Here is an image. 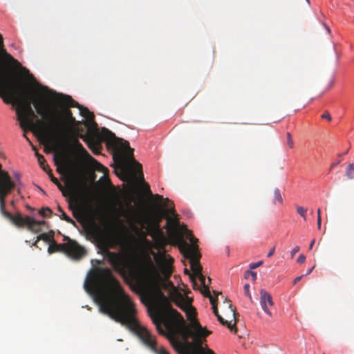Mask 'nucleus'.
I'll return each mask as SVG.
<instances>
[{
  "label": "nucleus",
  "instance_id": "8fccbe9b",
  "mask_svg": "<svg viewBox=\"0 0 354 354\" xmlns=\"http://www.w3.org/2000/svg\"><path fill=\"white\" fill-rule=\"evenodd\" d=\"M326 30H328V32H329V31H330V29H329V28H328V27H327Z\"/></svg>",
  "mask_w": 354,
  "mask_h": 354
},
{
  "label": "nucleus",
  "instance_id": "c9c22d12",
  "mask_svg": "<svg viewBox=\"0 0 354 354\" xmlns=\"http://www.w3.org/2000/svg\"><path fill=\"white\" fill-rule=\"evenodd\" d=\"M274 251H275V247H273L272 248H271L269 252L267 254V257H271L274 254Z\"/></svg>",
  "mask_w": 354,
  "mask_h": 354
},
{
  "label": "nucleus",
  "instance_id": "2eb2a0df",
  "mask_svg": "<svg viewBox=\"0 0 354 354\" xmlns=\"http://www.w3.org/2000/svg\"><path fill=\"white\" fill-rule=\"evenodd\" d=\"M88 160L91 162L92 167L94 168V169L101 171L104 173V174H108L109 170L106 167H105L104 165H102L100 162L97 161L95 158H93L91 156H89L88 158Z\"/></svg>",
  "mask_w": 354,
  "mask_h": 354
},
{
  "label": "nucleus",
  "instance_id": "09e8293b",
  "mask_svg": "<svg viewBox=\"0 0 354 354\" xmlns=\"http://www.w3.org/2000/svg\"><path fill=\"white\" fill-rule=\"evenodd\" d=\"M24 136L27 139V140L29 141V139H28V138L26 137V134H24Z\"/></svg>",
  "mask_w": 354,
  "mask_h": 354
},
{
  "label": "nucleus",
  "instance_id": "412c9836",
  "mask_svg": "<svg viewBox=\"0 0 354 354\" xmlns=\"http://www.w3.org/2000/svg\"><path fill=\"white\" fill-rule=\"evenodd\" d=\"M273 203L274 204L278 203L280 205H281L283 203V198L281 196L280 190L278 188H276L274 190V201H273Z\"/></svg>",
  "mask_w": 354,
  "mask_h": 354
},
{
  "label": "nucleus",
  "instance_id": "aec40b11",
  "mask_svg": "<svg viewBox=\"0 0 354 354\" xmlns=\"http://www.w3.org/2000/svg\"><path fill=\"white\" fill-rule=\"evenodd\" d=\"M218 321L223 326H226L231 331L235 328L236 322L234 324H231L227 320L224 319L220 315L217 317Z\"/></svg>",
  "mask_w": 354,
  "mask_h": 354
},
{
  "label": "nucleus",
  "instance_id": "39448f33",
  "mask_svg": "<svg viewBox=\"0 0 354 354\" xmlns=\"http://www.w3.org/2000/svg\"><path fill=\"white\" fill-rule=\"evenodd\" d=\"M57 109L50 106L48 120L46 122L37 120L39 131L46 137L68 138L70 134L73 132L72 126L76 123V120L68 109L62 111V115L59 120H57Z\"/></svg>",
  "mask_w": 354,
  "mask_h": 354
},
{
  "label": "nucleus",
  "instance_id": "ddd939ff",
  "mask_svg": "<svg viewBox=\"0 0 354 354\" xmlns=\"http://www.w3.org/2000/svg\"><path fill=\"white\" fill-rule=\"evenodd\" d=\"M260 304L263 311L268 315L272 317V314L270 310L269 307L274 306V301L271 295L263 290H261V291Z\"/></svg>",
  "mask_w": 354,
  "mask_h": 354
},
{
  "label": "nucleus",
  "instance_id": "f8f14e48",
  "mask_svg": "<svg viewBox=\"0 0 354 354\" xmlns=\"http://www.w3.org/2000/svg\"><path fill=\"white\" fill-rule=\"evenodd\" d=\"M55 94L57 95V100L60 106L66 107H78L82 116L88 119L93 118V114L91 113L87 108L80 106L70 95L56 93H55Z\"/></svg>",
  "mask_w": 354,
  "mask_h": 354
},
{
  "label": "nucleus",
  "instance_id": "f704fd0d",
  "mask_svg": "<svg viewBox=\"0 0 354 354\" xmlns=\"http://www.w3.org/2000/svg\"><path fill=\"white\" fill-rule=\"evenodd\" d=\"M40 167L42 168V169H43L44 171L47 172V173H48V174H49V170H50V168H49L48 165L46 163H45V165H41V166H40Z\"/></svg>",
  "mask_w": 354,
  "mask_h": 354
},
{
  "label": "nucleus",
  "instance_id": "4468645a",
  "mask_svg": "<svg viewBox=\"0 0 354 354\" xmlns=\"http://www.w3.org/2000/svg\"><path fill=\"white\" fill-rule=\"evenodd\" d=\"M3 55H4L5 58L7 59V61L14 64L17 67H20L21 73L24 75H30L31 77H32V75H30L29 71L26 68L22 67L21 66L20 63L17 59H14L11 55L7 53L6 51H3Z\"/></svg>",
  "mask_w": 354,
  "mask_h": 354
},
{
  "label": "nucleus",
  "instance_id": "bb28decb",
  "mask_svg": "<svg viewBox=\"0 0 354 354\" xmlns=\"http://www.w3.org/2000/svg\"><path fill=\"white\" fill-rule=\"evenodd\" d=\"M153 352L155 354H169V352L162 346L160 348L156 347V349L153 351Z\"/></svg>",
  "mask_w": 354,
  "mask_h": 354
},
{
  "label": "nucleus",
  "instance_id": "603ef678",
  "mask_svg": "<svg viewBox=\"0 0 354 354\" xmlns=\"http://www.w3.org/2000/svg\"><path fill=\"white\" fill-rule=\"evenodd\" d=\"M73 215H74L75 217H77V216H76V213H75V212H73Z\"/></svg>",
  "mask_w": 354,
  "mask_h": 354
},
{
  "label": "nucleus",
  "instance_id": "c03bdc74",
  "mask_svg": "<svg viewBox=\"0 0 354 354\" xmlns=\"http://www.w3.org/2000/svg\"><path fill=\"white\" fill-rule=\"evenodd\" d=\"M3 46V37L0 34V47Z\"/></svg>",
  "mask_w": 354,
  "mask_h": 354
},
{
  "label": "nucleus",
  "instance_id": "3c124183",
  "mask_svg": "<svg viewBox=\"0 0 354 354\" xmlns=\"http://www.w3.org/2000/svg\"><path fill=\"white\" fill-rule=\"evenodd\" d=\"M45 151L49 152L50 150L49 149H45Z\"/></svg>",
  "mask_w": 354,
  "mask_h": 354
},
{
  "label": "nucleus",
  "instance_id": "a19ab883",
  "mask_svg": "<svg viewBox=\"0 0 354 354\" xmlns=\"http://www.w3.org/2000/svg\"><path fill=\"white\" fill-rule=\"evenodd\" d=\"M315 243V239H313L309 245V250H312L313 249V247Z\"/></svg>",
  "mask_w": 354,
  "mask_h": 354
},
{
  "label": "nucleus",
  "instance_id": "cd10ccee",
  "mask_svg": "<svg viewBox=\"0 0 354 354\" xmlns=\"http://www.w3.org/2000/svg\"><path fill=\"white\" fill-rule=\"evenodd\" d=\"M286 137H287V145L288 146L292 149L294 147V142L291 137V134L289 132L286 133Z\"/></svg>",
  "mask_w": 354,
  "mask_h": 354
},
{
  "label": "nucleus",
  "instance_id": "7ed1b4c3",
  "mask_svg": "<svg viewBox=\"0 0 354 354\" xmlns=\"http://www.w3.org/2000/svg\"><path fill=\"white\" fill-rule=\"evenodd\" d=\"M87 294L99 306L100 312L134 333L142 342L152 351L156 341L149 330L141 326L136 318L137 310L124 289H85Z\"/></svg>",
  "mask_w": 354,
  "mask_h": 354
},
{
  "label": "nucleus",
  "instance_id": "6ab92c4d",
  "mask_svg": "<svg viewBox=\"0 0 354 354\" xmlns=\"http://www.w3.org/2000/svg\"><path fill=\"white\" fill-rule=\"evenodd\" d=\"M58 189L62 192L64 196H68L71 195L72 194V188L71 186H70L68 189H66L59 181L58 183H57L55 184Z\"/></svg>",
  "mask_w": 354,
  "mask_h": 354
},
{
  "label": "nucleus",
  "instance_id": "393cba45",
  "mask_svg": "<svg viewBox=\"0 0 354 354\" xmlns=\"http://www.w3.org/2000/svg\"><path fill=\"white\" fill-rule=\"evenodd\" d=\"M297 212L304 218V221L306 220V212L307 209L301 207V206H297Z\"/></svg>",
  "mask_w": 354,
  "mask_h": 354
},
{
  "label": "nucleus",
  "instance_id": "f257e3e1",
  "mask_svg": "<svg viewBox=\"0 0 354 354\" xmlns=\"http://www.w3.org/2000/svg\"><path fill=\"white\" fill-rule=\"evenodd\" d=\"M164 201L162 206L158 205L151 215L142 217L140 222L147 225L154 247L159 251L158 254H153L154 260L149 252H145L136 255L132 261L128 254L110 251L105 242L102 248L104 257L115 271L122 274L128 273L138 284L129 288H180L179 277H174L176 285L170 280L174 259L165 253L169 243L178 246L185 258L189 260L192 288H209L211 279H206L202 274L199 263L201 254L196 245L198 239L186 225L180 223L173 202L168 198Z\"/></svg>",
  "mask_w": 354,
  "mask_h": 354
},
{
  "label": "nucleus",
  "instance_id": "37998d69",
  "mask_svg": "<svg viewBox=\"0 0 354 354\" xmlns=\"http://www.w3.org/2000/svg\"><path fill=\"white\" fill-rule=\"evenodd\" d=\"M314 268H315V266H313L311 268H310L309 270H308L306 274H309L310 273H311V272L313 271V270L314 269Z\"/></svg>",
  "mask_w": 354,
  "mask_h": 354
},
{
  "label": "nucleus",
  "instance_id": "dca6fc26",
  "mask_svg": "<svg viewBox=\"0 0 354 354\" xmlns=\"http://www.w3.org/2000/svg\"><path fill=\"white\" fill-rule=\"evenodd\" d=\"M53 236L54 234L53 232L50 233H42L37 236V239L35 241L32 243V245L37 246V242L41 239L44 240L46 242L50 243L54 241Z\"/></svg>",
  "mask_w": 354,
  "mask_h": 354
},
{
  "label": "nucleus",
  "instance_id": "b1692460",
  "mask_svg": "<svg viewBox=\"0 0 354 354\" xmlns=\"http://www.w3.org/2000/svg\"><path fill=\"white\" fill-rule=\"evenodd\" d=\"M52 244L48 247V251L49 253H53L55 252H62V248H57L55 245L57 244L55 241L50 242Z\"/></svg>",
  "mask_w": 354,
  "mask_h": 354
},
{
  "label": "nucleus",
  "instance_id": "a211bd4d",
  "mask_svg": "<svg viewBox=\"0 0 354 354\" xmlns=\"http://www.w3.org/2000/svg\"><path fill=\"white\" fill-rule=\"evenodd\" d=\"M57 209L58 212L60 213L59 217L61 219L64 220L68 223L75 225V222L64 212V211L62 209L60 206H58Z\"/></svg>",
  "mask_w": 354,
  "mask_h": 354
},
{
  "label": "nucleus",
  "instance_id": "58836bf2",
  "mask_svg": "<svg viewBox=\"0 0 354 354\" xmlns=\"http://www.w3.org/2000/svg\"><path fill=\"white\" fill-rule=\"evenodd\" d=\"M341 160H339L336 162H333L331 165H330V169H332L333 168H334L335 167H336L337 165H338L339 163H340Z\"/></svg>",
  "mask_w": 354,
  "mask_h": 354
},
{
  "label": "nucleus",
  "instance_id": "49530a36",
  "mask_svg": "<svg viewBox=\"0 0 354 354\" xmlns=\"http://www.w3.org/2000/svg\"><path fill=\"white\" fill-rule=\"evenodd\" d=\"M243 288H250V285L246 283L244 285Z\"/></svg>",
  "mask_w": 354,
  "mask_h": 354
},
{
  "label": "nucleus",
  "instance_id": "5701e85b",
  "mask_svg": "<svg viewBox=\"0 0 354 354\" xmlns=\"http://www.w3.org/2000/svg\"><path fill=\"white\" fill-rule=\"evenodd\" d=\"M244 277L246 279L254 281L257 279V273L255 272L252 271L251 270H247L245 272Z\"/></svg>",
  "mask_w": 354,
  "mask_h": 354
},
{
  "label": "nucleus",
  "instance_id": "2f4dec72",
  "mask_svg": "<svg viewBox=\"0 0 354 354\" xmlns=\"http://www.w3.org/2000/svg\"><path fill=\"white\" fill-rule=\"evenodd\" d=\"M300 250L299 246H295L292 251L290 252L291 258H293L296 253H297Z\"/></svg>",
  "mask_w": 354,
  "mask_h": 354
},
{
  "label": "nucleus",
  "instance_id": "c85d7f7f",
  "mask_svg": "<svg viewBox=\"0 0 354 354\" xmlns=\"http://www.w3.org/2000/svg\"><path fill=\"white\" fill-rule=\"evenodd\" d=\"M36 156L37 157L38 162L40 166L45 165L46 160L43 155L39 153L38 152L35 153Z\"/></svg>",
  "mask_w": 354,
  "mask_h": 354
},
{
  "label": "nucleus",
  "instance_id": "e433bc0d",
  "mask_svg": "<svg viewBox=\"0 0 354 354\" xmlns=\"http://www.w3.org/2000/svg\"><path fill=\"white\" fill-rule=\"evenodd\" d=\"M302 277H303V275H301V276H299V277H296V278L294 279V281H293V284H292V285H293V286L296 285V284H297V283L298 281H299L301 279V278H302Z\"/></svg>",
  "mask_w": 354,
  "mask_h": 354
},
{
  "label": "nucleus",
  "instance_id": "a18cd8bd",
  "mask_svg": "<svg viewBox=\"0 0 354 354\" xmlns=\"http://www.w3.org/2000/svg\"><path fill=\"white\" fill-rule=\"evenodd\" d=\"M317 218H321V210H320V209H317Z\"/></svg>",
  "mask_w": 354,
  "mask_h": 354
},
{
  "label": "nucleus",
  "instance_id": "864d4df0",
  "mask_svg": "<svg viewBox=\"0 0 354 354\" xmlns=\"http://www.w3.org/2000/svg\"><path fill=\"white\" fill-rule=\"evenodd\" d=\"M306 1L308 2V4L310 3V0H306Z\"/></svg>",
  "mask_w": 354,
  "mask_h": 354
},
{
  "label": "nucleus",
  "instance_id": "0eeeda50",
  "mask_svg": "<svg viewBox=\"0 0 354 354\" xmlns=\"http://www.w3.org/2000/svg\"><path fill=\"white\" fill-rule=\"evenodd\" d=\"M106 131L109 136L111 145L113 149L121 156L122 162L124 164L131 165L135 167L136 171L142 173V165L134 159L133 149L130 147L129 142L116 138L114 133L107 129Z\"/></svg>",
  "mask_w": 354,
  "mask_h": 354
},
{
  "label": "nucleus",
  "instance_id": "a878e982",
  "mask_svg": "<svg viewBox=\"0 0 354 354\" xmlns=\"http://www.w3.org/2000/svg\"><path fill=\"white\" fill-rule=\"evenodd\" d=\"M52 213V210L48 207H44L39 211V214L44 217L50 216Z\"/></svg>",
  "mask_w": 354,
  "mask_h": 354
},
{
  "label": "nucleus",
  "instance_id": "f3484780",
  "mask_svg": "<svg viewBox=\"0 0 354 354\" xmlns=\"http://www.w3.org/2000/svg\"><path fill=\"white\" fill-rule=\"evenodd\" d=\"M144 188H145V191L146 192V193L148 195H149L151 196H153L156 199V201H158L159 203H161V202L163 201V200L165 199L161 195H159V194L153 195L151 192L149 185L147 183H144Z\"/></svg>",
  "mask_w": 354,
  "mask_h": 354
},
{
  "label": "nucleus",
  "instance_id": "6e6552de",
  "mask_svg": "<svg viewBox=\"0 0 354 354\" xmlns=\"http://www.w3.org/2000/svg\"><path fill=\"white\" fill-rule=\"evenodd\" d=\"M70 135H71V140L73 147L86 159H88L91 155L80 142L77 137L82 139L87 144L88 147L95 153L97 152L101 147L100 142L92 135L78 134L77 133L73 132H72V133Z\"/></svg>",
  "mask_w": 354,
  "mask_h": 354
},
{
  "label": "nucleus",
  "instance_id": "20e7f679",
  "mask_svg": "<svg viewBox=\"0 0 354 354\" xmlns=\"http://www.w3.org/2000/svg\"><path fill=\"white\" fill-rule=\"evenodd\" d=\"M0 164V212L8 220L17 227L26 226L33 233L41 231V227L46 225L45 221H36L33 218L26 216L23 217L19 213L12 215L6 209V198L15 189L16 184L11 180L8 173L2 170Z\"/></svg>",
  "mask_w": 354,
  "mask_h": 354
},
{
  "label": "nucleus",
  "instance_id": "7c9ffc66",
  "mask_svg": "<svg viewBox=\"0 0 354 354\" xmlns=\"http://www.w3.org/2000/svg\"><path fill=\"white\" fill-rule=\"evenodd\" d=\"M49 177L50 178V180L53 183H54L55 184H56L57 183H58V179L57 178H55L53 175V173H52V171L51 170H49V174H48Z\"/></svg>",
  "mask_w": 354,
  "mask_h": 354
},
{
  "label": "nucleus",
  "instance_id": "f03ea898",
  "mask_svg": "<svg viewBox=\"0 0 354 354\" xmlns=\"http://www.w3.org/2000/svg\"><path fill=\"white\" fill-rule=\"evenodd\" d=\"M187 289H138L141 302L158 333L179 354H205L203 342L212 332L203 327ZM209 354H214L211 349Z\"/></svg>",
  "mask_w": 354,
  "mask_h": 354
},
{
  "label": "nucleus",
  "instance_id": "4be33fe9",
  "mask_svg": "<svg viewBox=\"0 0 354 354\" xmlns=\"http://www.w3.org/2000/svg\"><path fill=\"white\" fill-rule=\"evenodd\" d=\"M346 176L349 179L354 178V165L353 163H351L348 165L346 169Z\"/></svg>",
  "mask_w": 354,
  "mask_h": 354
},
{
  "label": "nucleus",
  "instance_id": "4c0bfd02",
  "mask_svg": "<svg viewBox=\"0 0 354 354\" xmlns=\"http://www.w3.org/2000/svg\"><path fill=\"white\" fill-rule=\"evenodd\" d=\"M245 295L248 297L250 300L252 301V297H251L249 289H245Z\"/></svg>",
  "mask_w": 354,
  "mask_h": 354
},
{
  "label": "nucleus",
  "instance_id": "9d476101",
  "mask_svg": "<svg viewBox=\"0 0 354 354\" xmlns=\"http://www.w3.org/2000/svg\"><path fill=\"white\" fill-rule=\"evenodd\" d=\"M64 240L66 241V242L64 243L55 244V245L57 248H62V252L73 259H80L85 256V249L79 245L77 242L71 239L67 236H64Z\"/></svg>",
  "mask_w": 354,
  "mask_h": 354
},
{
  "label": "nucleus",
  "instance_id": "de8ad7c7",
  "mask_svg": "<svg viewBox=\"0 0 354 354\" xmlns=\"http://www.w3.org/2000/svg\"><path fill=\"white\" fill-rule=\"evenodd\" d=\"M17 192H18V194H21V190H20V188H19V187L17 189Z\"/></svg>",
  "mask_w": 354,
  "mask_h": 354
},
{
  "label": "nucleus",
  "instance_id": "9b49d317",
  "mask_svg": "<svg viewBox=\"0 0 354 354\" xmlns=\"http://www.w3.org/2000/svg\"><path fill=\"white\" fill-rule=\"evenodd\" d=\"M201 294L205 297L209 298L210 304H212V308L213 310V313L216 317L219 315L218 308H217V301L218 299V297L221 296L222 299H224V302L227 303L228 308L230 310V312L232 313L234 317L236 316L235 309L232 308V304H230V300L227 297H224L222 295L221 292L213 290V295L212 294L211 289H198Z\"/></svg>",
  "mask_w": 354,
  "mask_h": 354
},
{
  "label": "nucleus",
  "instance_id": "79ce46f5",
  "mask_svg": "<svg viewBox=\"0 0 354 354\" xmlns=\"http://www.w3.org/2000/svg\"><path fill=\"white\" fill-rule=\"evenodd\" d=\"M321 222H322L321 218H317V227H318V229L321 228Z\"/></svg>",
  "mask_w": 354,
  "mask_h": 354
},
{
  "label": "nucleus",
  "instance_id": "423d86ee",
  "mask_svg": "<svg viewBox=\"0 0 354 354\" xmlns=\"http://www.w3.org/2000/svg\"><path fill=\"white\" fill-rule=\"evenodd\" d=\"M83 288H122V286L109 268H94L87 273Z\"/></svg>",
  "mask_w": 354,
  "mask_h": 354
},
{
  "label": "nucleus",
  "instance_id": "72a5a7b5",
  "mask_svg": "<svg viewBox=\"0 0 354 354\" xmlns=\"http://www.w3.org/2000/svg\"><path fill=\"white\" fill-rule=\"evenodd\" d=\"M306 260V257L304 254H300L297 259V262L303 263Z\"/></svg>",
  "mask_w": 354,
  "mask_h": 354
},
{
  "label": "nucleus",
  "instance_id": "1a4fd4ad",
  "mask_svg": "<svg viewBox=\"0 0 354 354\" xmlns=\"http://www.w3.org/2000/svg\"><path fill=\"white\" fill-rule=\"evenodd\" d=\"M120 210L122 215L129 221L131 230L137 235L142 236L144 240H146L147 234L142 230L145 225L139 223L143 220L142 217L138 215L132 207L124 209L122 206H120Z\"/></svg>",
  "mask_w": 354,
  "mask_h": 354
},
{
  "label": "nucleus",
  "instance_id": "c756f323",
  "mask_svg": "<svg viewBox=\"0 0 354 354\" xmlns=\"http://www.w3.org/2000/svg\"><path fill=\"white\" fill-rule=\"evenodd\" d=\"M263 263L262 261H258V262H256V263H250V269L252 270H254V269H256L257 268L259 267L260 266H261Z\"/></svg>",
  "mask_w": 354,
  "mask_h": 354
},
{
  "label": "nucleus",
  "instance_id": "473e14b6",
  "mask_svg": "<svg viewBox=\"0 0 354 354\" xmlns=\"http://www.w3.org/2000/svg\"><path fill=\"white\" fill-rule=\"evenodd\" d=\"M322 118L323 119H326L328 121H330L331 120V116L330 115V113L328 112V111H325L322 115Z\"/></svg>",
  "mask_w": 354,
  "mask_h": 354
},
{
  "label": "nucleus",
  "instance_id": "ea45409f",
  "mask_svg": "<svg viewBox=\"0 0 354 354\" xmlns=\"http://www.w3.org/2000/svg\"><path fill=\"white\" fill-rule=\"evenodd\" d=\"M20 177H21V176L19 174H18V173L15 174V178L17 179V183L21 185V182L19 180Z\"/></svg>",
  "mask_w": 354,
  "mask_h": 354
}]
</instances>
